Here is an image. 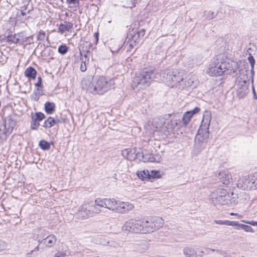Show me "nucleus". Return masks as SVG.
<instances>
[{
	"label": "nucleus",
	"instance_id": "obj_50",
	"mask_svg": "<svg viewBox=\"0 0 257 257\" xmlns=\"http://www.w3.org/2000/svg\"><path fill=\"white\" fill-rule=\"evenodd\" d=\"M41 238L40 235H38V236H37L35 238V240H37L39 243V244L40 245L41 243H43L44 244V238H42L43 239H41Z\"/></svg>",
	"mask_w": 257,
	"mask_h": 257
},
{
	"label": "nucleus",
	"instance_id": "obj_60",
	"mask_svg": "<svg viewBox=\"0 0 257 257\" xmlns=\"http://www.w3.org/2000/svg\"><path fill=\"white\" fill-rule=\"evenodd\" d=\"M230 214L231 215H236L237 216L238 218H240L241 217V216L240 215H239L237 213H230Z\"/></svg>",
	"mask_w": 257,
	"mask_h": 257
},
{
	"label": "nucleus",
	"instance_id": "obj_56",
	"mask_svg": "<svg viewBox=\"0 0 257 257\" xmlns=\"http://www.w3.org/2000/svg\"><path fill=\"white\" fill-rule=\"evenodd\" d=\"M65 254L61 252H57L55 254L54 257H64Z\"/></svg>",
	"mask_w": 257,
	"mask_h": 257
},
{
	"label": "nucleus",
	"instance_id": "obj_15",
	"mask_svg": "<svg viewBox=\"0 0 257 257\" xmlns=\"http://www.w3.org/2000/svg\"><path fill=\"white\" fill-rule=\"evenodd\" d=\"M198 81L194 75H190L184 78L183 77V80L182 82L181 85H183L182 88L180 89H193L196 87L198 84Z\"/></svg>",
	"mask_w": 257,
	"mask_h": 257
},
{
	"label": "nucleus",
	"instance_id": "obj_40",
	"mask_svg": "<svg viewBox=\"0 0 257 257\" xmlns=\"http://www.w3.org/2000/svg\"><path fill=\"white\" fill-rule=\"evenodd\" d=\"M37 37L38 41H43L46 38V34L44 31L41 30L39 32Z\"/></svg>",
	"mask_w": 257,
	"mask_h": 257
},
{
	"label": "nucleus",
	"instance_id": "obj_51",
	"mask_svg": "<svg viewBox=\"0 0 257 257\" xmlns=\"http://www.w3.org/2000/svg\"><path fill=\"white\" fill-rule=\"evenodd\" d=\"M242 221L244 223L249 224L250 225L257 226V221H244V220H242Z\"/></svg>",
	"mask_w": 257,
	"mask_h": 257
},
{
	"label": "nucleus",
	"instance_id": "obj_31",
	"mask_svg": "<svg viewBox=\"0 0 257 257\" xmlns=\"http://www.w3.org/2000/svg\"><path fill=\"white\" fill-rule=\"evenodd\" d=\"M20 39V35L19 34L11 35L8 36L7 41L14 44L19 42Z\"/></svg>",
	"mask_w": 257,
	"mask_h": 257
},
{
	"label": "nucleus",
	"instance_id": "obj_57",
	"mask_svg": "<svg viewBox=\"0 0 257 257\" xmlns=\"http://www.w3.org/2000/svg\"><path fill=\"white\" fill-rule=\"evenodd\" d=\"M252 84H253V83H252ZM252 92L253 93L254 98V99H256L257 98V96H256V95L255 94L254 88V86H253V84H252Z\"/></svg>",
	"mask_w": 257,
	"mask_h": 257
},
{
	"label": "nucleus",
	"instance_id": "obj_46",
	"mask_svg": "<svg viewBox=\"0 0 257 257\" xmlns=\"http://www.w3.org/2000/svg\"><path fill=\"white\" fill-rule=\"evenodd\" d=\"M200 108H199L198 107H196L193 109H192L190 111H188V112H189V113H190L193 116L194 114L199 112L200 111Z\"/></svg>",
	"mask_w": 257,
	"mask_h": 257
},
{
	"label": "nucleus",
	"instance_id": "obj_23",
	"mask_svg": "<svg viewBox=\"0 0 257 257\" xmlns=\"http://www.w3.org/2000/svg\"><path fill=\"white\" fill-rule=\"evenodd\" d=\"M35 85L38 87L37 91L35 92L34 100H38L39 98V96L43 94L42 90L39 88L42 85V79L40 77L38 78V81L35 84Z\"/></svg>",
	"mask_w": 257,
	"mask_h": 257
},
{
	"label": "nucleus",
	"instance_id": "obj_26",
	"mask_svg": "<svg viewBox=\"0 0 257 257\" xmlns=\"http://www.w3.org/2000/svg\"><path fill=\"white\" fill-rule=\"evenodd\" d=\"M218 189L214 190L208 196L209 199L214 204H219V203L216 202L214 200L215 198H218Z\"/></svg>",
	"mask_w": 257,
	"mask_h": 257
},
{
	"label": "nucleus",
	"instance_id": "obj_25",
	"mask_svg": "<svg viewBox=\"0 0 257 257\" xmlns=\"http://www.w3.org/2000/svg\"><path fill=\"white\" fill-rule=\"evenodd\" d=\"M73 27L72 23L70 22H64L59 27V31L62 34L65 31H69Z\"/></svg>",
	"mask_w": 257,
	"mask_h": 257
},
{
	"label": "nucleus",
	"instance_id": "obj_19",
	"mask_svg": "<svg viewBox=\"0 0 257 257\" xmlns=\"http://www.w3.org/2000/svg\"><path fill=\"white\" fill-rule=\"evenodd\" d=\"M116 212L120 213H125L132 210L134 205L128 202H123L117 200Z\"/></svg>",
	"mask_w": 257,
	"mask_h": 257
},
{
	"label": "nucleus",
	"instance_id": "obj_34",
	"mask_svg": "<svg viewBox=\"0 0 257 257\" xmlns=\"http://www.w3.org/2000/svg\"><path fill=\"white\" fill-rule=\"evenodd\" d=\"M192 117V115L189 112L187 111L185 112L182 118V121L185 125L188 124Z\"/></svg>",
	"mask_w": 257,
	"mask_h": 257
},
{
	"label": "nucleus",
	"instance_id": "obj_58",
	"mask_svg": "<svg viewBox=\"0 0 257 257\" xmlns=\"http://www.w3.org/2000/svg\"><path fill=\"white\" fill-rule=\"evenodd\" d=\"M40 250V245L38 244L36 247H35V248L33 250H32V251H33V252L34 251H38Z\"/></svg>",
	"mask_w": 257,
	"mask_h": 257
},
{
	"label": "nucleus",
	"instance_id": "obj_17",
	"mask_svg": "<svg viewBox=\"0 0 257 257\" xmlns=\"http://www.w3.org/2000/svg\"><path fill=\"white\" fill-rule=\"evenodd\" d=\"M141 159L144 162H159L161 160V157L159 155L149 153L145 150L143 152H140V160Z\"/></svg>",
	"mask_w": 257,
	"mask_h": 257
},
{
	"label": "nucleus",
	"instance_id": "obj_45",
	"mask_svg": "<svg viewBox=\"0 0 257 257\" xmlns=\"http://www.w3.org/2000/svg\"><path fill=\"white\" fill-rule=\"evenodd\" d=\"M7 247L6 242L0 240V251L5 249Z\"/></svg>",
	"mask_w": 257,
	"mask_h": 257
},
{
	"label": "nucleus",
	"instance_id": "obj_22",
	"mask_svg": "<svg viewBox=\"0 0 257 257\" xmlns=\"http://www.w3.org/2000/svg\"><path fill=\"white\" fill-rule=\"evenodd\" d=\"M137 175L139 179L141 180H150V173L148 170H139L137 172Z\"/></svg>",
	"mask_w": 257,
	"mask_h": 257
},
{
	"label": "nucleus",
	"instance_id": "obj_8",
	"mask_svg": "<svg viewBox=\"0 0 257 257\" xmlns=\"http://www.w3.org/2000/svg\"><path fill=\"white\" fill-rule=\"evenodd\" d=\"M144 221L137 220L135 218H131L126 221L123 226V231L134 233H144Z\"/></svg>",
	"mask_w": 257,
	"mask_h": 257
},
{
	"label": "nucleus",
	"instance_id": "obj_12",
	"mask_svg": "<svg viewBox=\"0 0 257 257\" xmlns=\"http://www.w3.org/2000/svg\"><path fill=\"white\" fill-rule=\"evenodd\" d=\"M253 175H249L240 178L237 183L238 188L242 190L254 189V184L253 181H251Z\"/></svg>",
	"mask_w": 257,
	"mask_h": 257
},
{
	"label": "nucleus",
	"instance_id": "obj_44",
	"mask_svg": "<svg viewBox=\"0 0 257 257\" xmlns=\"http://www.w3.org/2000/svg\"><path fill=\"white\" fill-rule=\"evenodd\" d=\"M252 178H251V181H253V184H254V189H257V173H255L252 174Z\"/></svg>",
	"mask_w": 257,
	"mask_h": 257
},
{
	"label": "nucleus",
	"instance_id": "obj_39",
	"mask_svg": "<svg viewBox=\"0 0 257 257\" xmlns=\"http://www.w3.org/2000/svg\"><path fill=\"white\" fill-rule=\"evenodd\" d=\"M68 50V48L66 45H61L59 47L58 51L61 54H65Z\"/></svg>",
	"mask_w": 257,
	"mask_h": 257
},
{
	"label": "nucleus",
	"instance_id": "obj_48",
	"mask_svg": "<svg viewBox=\"0 0 257 257\" xmlns=\"http://www.w3.org/2000/svg\"><path fill=\"white\" fill-rule=\"evenodd\" d=\"M81 61H82V63L84 64H86L87 63H88L89 59L87 58L86 54H84V57H82L81 58Z\"/></svg>",
	"mask_w": 257,
	"mask_h": 257
},
{
	"label": "nucleus",
	"instance_id": "obj_13",
	"mask_svg": "<svg viewBox=\"0 0 257 257\" xmlns=\"http://www.w3.org/2000/svg\"><path fill=\"white\" fill-rule=\"evenodd\" d=\"M212 118L211 113L210 111L206 110L204 112L203 119L201 122L200 128L199 132L201 133L203 130L205 131V137H207L209 134V128L210 121Z\"/></svg>",
	"mask_w": 257,
	"mask_h": 257
},
{
	"label": "nucleus",
	"instance_id": "obj_24",
	"mask_svg": "<svg viewBox=\"0 0 257 257\" xmlns=\"http://www.w3.org/2000/svg\"><path fill=\"white\" fill-rule=\"evenodd\" d=\"M37 74L36 70L32 67H29L26 69L25 71V75L26 76L32 79H35Z\"/></svg>",
	"mask_w": 257,
	"mask_h": 257
},
{
	"label": "nucleus",
	"instance_id": "obj_37",
	"mask_svg": "<svg viewBox=\"0 0 257 257\" xmlns=\"http://www.w3.org/2000/svg\"><path fill=\"white\" fill-rule=\"evenodd\" d=\"M150 180H149L151 181H152L151 180L152 179L159 178L161 177L160 171L156 170H152L150 173Z\"/></svg>",
	"mask_w": 257,
	"mask_h": 257
},
{
	"label": "nucleus",
	"instance_id": "obj_27",
	"mask_svg": "<svg viewBox=\"0 0 257 257\" xmlns=\"http://www.w3.org/2000/svg\"><path fill=\"white\" fill-rule=\"evenodd\" d=\"M248 60L250 63V66H251L250 74V77H251V83H253V76H254V74L253 69H254V65L255 63V60H254L253 57L251 56H250L249 57H248Z\"/></svg>",
	"mask_w": 257,
	"mask_h": 257
},
{
	"label": "nucleus",
	"instance_id": "obj_49",
	"mask_svg": "<svg viewBox=\"0 0 257 257\" xmlns=\"http://www.w3.org/2000/svg\"><path fill=\"white\" fill-rule=\"evenodd\" d=\"M205 251L207 252V253H210V251H214L217 253H220L221 250L219 249H211L209 248H206L205 249Z\"/></svg>",
	"mask_w": 257,
	"mask_h": 257
},
{
	"label": "nucleus",
	"instance_id": "obj_42",
	"mask_svg": "<svg viewBox=\"0 0 257 257\" xmlns=\"http://www.w3.org/2000/svg\"><path fill=\"white\" fill-rule=\"evenodd\" d=\"M39 125V121H37V120H34L32 122L31 127L32 130H35L38 128Z\"/></svg>",
	"mask_w": 257,
	"mask_h": 257
},
{
	"label": "nucleus",
	"instance_id": "obj_30",
	"mask_svg": "<svg viewBox=\"0 0 257 257\" xmlns=\"http://www.w3.org/2000/svg\"><path fill=\"white\" fill-rule=\"evenodd\" d=\"M214 222L217 224L226 225L228 226H234L236 225V221L230 220H215Z\"/></svg>",
	"mask_w": 257,
	"mask_h": 257
},
{
	"label": "nucleus",
	"instance_id": "obj_2",
	"mask_svg": "<svg viewBox=\"0 0 257 257\" xmlns=\"http://www.w3.org/2000/svg\"><path fill=\"white\" fill-rule=\"evenodd\" d=\"M237 62L229 59H215L208 66L207 73L212 76L231 74L238 69Z\"/></svg>",
	"mask_w": 257,
	"mask_h": 257
},
{
	"label": "nucleus",
	"instance_id": "obj_29",
	"mask_svg": "<svg viewBox=\"0 0 257 257\" xmlns=\"http://www.w3.org/2000/svg\"><path fill=\"white\" fill-rule=\"evenodd\" d=\"M8 135H9V133L6 128V126L0 123V140L6 139Z\"/></svg>",
	"mask_w": 257,
	"mask_h": 257
},
{
	"label": "nucleus",
	"instance_id": "obj_63",
	"mask_svg": "<svg viewBox=\"0 0 257 257\" xmlns=\"http://www.w3.org/2000/svg\"><path fill=\"white\" fill-rule=\"evenodd\" d=\"M21 14L23 16H26V13L23 11H22L21 12Z\"/></svg>",
	"mask_w": 257,
	"mask_h": 257
},
{
	"label": "nucleus",
	"instance_id": "obj_5",
	"mask_svg": "<svg viewBox=\"0 0 257 257\" xmlns=\"http://www.w3.org/2000/svg\"><path fill=\"white\" fill-rule=\"evenodd\" d=\"M156 78L155 71L151 69L145 68L134 77L132 86L139 89H144L149 86Z\"/></svg>",
	"mask_w": 257,
	"mask_h": 257
},
{
	"label": "nucleus",
	"instance_id": "obj_6",
	"mask_svg": "<svg viewBox=\"0 0 257 257\" xmlns=\"http://www.w3.org/2000/svg\"><path fill=\"white\" fill-rule=\"evenodd\" d=\"M249 69L248 65H244L243 68L239 70L238 76L236 81V92L239 98L244 97L249 92L248 83L249 81L248 74Z\"/></svg>",
	"mask_w": 257,
	"mask_h": 257
},
{
	"label": "nucleus",
	"instance_id": "obj_10",
	"mask_svg": "<svg viewBox=\"0 0 257 257\" xmlns=\"http://www.w3.org/2000/svg\"><path fill=\"white\" fill-rule=\"evenodd\" d=\"M218 198H215L214 200L219 204L224 205L233 206L236 204L235 199L230 196V194L227 192L226 190L218 189Z\"/></svg>",
	"mask_w": 257,
	"mask_h": 257
},
{
	"label": "nucleus",
	"instance_id": "obj_28",
	"mask_svg": "<svg viewBox=\"0 0 257 257\" xmlns=\"http://www.w3.org/2000/svg\"><path fill=\"white\" fill-rule=\"evenodd\" d=\"M58 122L57 121L55 120L52 117H49L47 120H46L44 123V126L46 127H51L55 125Z\"/></svg>",
	"mask_w": 257,
	"mask_h": 257
},
{
	"label": "nucleus",
	"instance_id": "obj_4",
	"mask_svg": "<svg viewBox=\"0 0 257 257\" xmlns=\"http://www.w3.org/2000/svg\"><path fill=\"white\" fill-rule=\"evenodd\" d=\"M161 80L168 86L175 87L179 89L183 86L181 85L185 74L183 71L177 70L168 69L161 72Z\"/></svg>",
	"mask_w": 257,
	"mask_h": 257
},
{
	"label": "nucleus",
	"instance_id": "obj_11",
	"mask_svg": "<svg viewBox=\"0 0 257 257\" xmlns=\"http://www.w3.org/2000/svg\"><path fill=\"white\" fill-rule=\"evenodd\" d=\"M96 205L99 207L107 208L113 212H116L117 200L114 198H96L95 199Z\"/></svg>",
	"mask_w": 257,
	"mask_h": 257
},
{
	"label": "nucleus",
	"instance_id": "obj_43",
	"mask_svg": "<svg viewBox=\"0 0 257 257\" xmlns=\"http://www.w3.org/2000/svg\"><path fill=\"white\" fill-rule=\"evenodd\" d=\"M44 118V114L41 112H37L36 113V118L35 120H37L38 121L42 120Z\"/></svg>",
	"mask_w": 257,
	"mask_h": 257
},
{
	"label": "nucleus",
	"instance_id": "obj_7",
	"mask_svg": "<svg viewBox=\"0 0 257 257\" xmlns=\"http://www.w3.org/2000/svg\"><path fill=\"white\" fill-rule=\"evenodd\" d=\"M164 224V219L159 216H154L144 221V233L152 232L162 227Z\"/></svg>",
	"mask_w": 257,
	"mask_h": 257
},
{
	"label": "nucleus",
	"instance_id": "obj_35",
	"mask_svg": "<svg viewBox=\"0 0 257 257\" xmlns=\"http://www.w3.org/2000/svg\"><path fill=\"white\" fill-rule=\"evenodd\" d=\"M100 207L99 206V205H96L95 203V200H94V202H93L92 201V213H93V216H94L95 214H99L101 212V210L100 208Z\"/></svg>",
	"mask_w": 257,
	"mask_h": 257
},
{
	"label": "nucleus",
	"instance_id": "obj_16",
	"mask_svg": "<svg viewBox=\"0 0 257 257\" xmlns=\"http://www.w3.org/2000/svg\"><path fill=\"white\" fill-rule=\"evenodd\" d=\"M122 156L130 161L136 159H140V152H137L136 148H127L122 151Z\"/></svg>",
	"mask_w": 257,
	"mask_h": 257
},
{
	"label": "nucleus",
	"instance_id": "obj_61",
	"mask_svg": "<svg viewBox=\"0 0 257 257\" xmlns=\"http://www.w3.org/2000/svg\"><path fill=\"white\" fill-rule=\"evenodd\" d=\"M94 36H95V37H96V42H97V41H98V34H97V33H94Z\"/></svg>",
	"mask_w": 257,
	"mask_h": 257
},
{
	"label": "nucleus",
	"instance_id": "obj_20",
	"mask_svg": "<svg viewBox=\"0 0 257 257\" xmlns=\"http://www.w3.org/2000/svg\"><path fill=\"white\" fill-rule=\"evenodd\" d=\"M183 254L185 257H201L202 255H198L196 250L192 247L187 246L183 249Z\"/></svg>",
	"mask_w": 257,
	"mask_h": 257
},
{
	"label": "nucleus",
	"instance_id": "obj_38",
	"mask_svg": "<svg viewBox=\"0 0 257 257\" xmlns=\"http://www.w3.org/2000/svg\"><path fill=\"white\" fill-rule=\"evenodd\" d=\"M107 245L116 249L120 247L119 243L118 241H116L114 240L108 241Z\"/></svg>",
	"mask_w": 257,
	"mask_h": 257
},
{
	"label": "nucleus",
	"instance_id": "obj_36",
	"mask_svg": "<svg viewBox=\"0 0 257 257\" xmlns=\"http://www.w3.org/2000/svg\"><path fill=\"white\" fill-rule=\"evenodd\" d=\"M39 146L43 150H48L50 148V144L44 140H42L39 142Z\"/></svg>",
	"mask_w": 257,
	"mask_h": 257
},
{
	"label": "nucleus",
	"instance_id": "obj_47",
	"mask_svg": "<svg viewBox=\"0 0 257 257\" xmlns=\"http://www.w3.org/2000/svg\"><path fill=\"white\" fill-rule=\"evenodd\" d=\"M200 108H199L198 107H196L193 109H192L190 111H188V112H189V113H190L193 116L194 114L199 112L200 111Z\"/></svg>",
	"mask_w": 257,
	"mask_h": 257
},
{
	"label": "nucleus",
	"instance_id": "obj_53",
	"mask_svg": "<svg viewBox=\"0 0 257 257\" xmlns=\"http://www.w3.org/2000/svg\"><path fill=\"white\" fill-rule=\"evenodd\" d=\"M135 0H125L126 2L128 3V6L127 7H132L134 6Z\"/></svg>",
	"mask_w": 257,
	"mask_h": 257
},
{
	"label": "nucleus",
	"instance_id": "obj_62",
	"mask_svg": "<svg viewBox=\"0 0 257 257\" xmlns=\"http://www.w3.org/2000/svg\"><path fill=\"white\" fill-rule=\"evenodd\" d=\"M208 14H211V15H212L213 14V13H212V12H208ZM209 18H210V19H212V18H213V16H211V17H209Z\"/></svg>",
	"mask_w": 257,
	"mask_h": 257
},
{
	"label": "nucleus",
	"instance_id": "obj_3",
	"mask_svg": "<svg viewBox=\"0 0 257 257\" xmlns=\"http://www.w3.org/2000/svg\"><path fill=\"white\" fill-rule=\"evenodd\" d=\"M174 125L170 119L164 118H155L149 120L145 124V128L150 133L158 132L162 135H167V133L171 131Z\"/></svg>",
	"mask_w": 257,
	"mask_h": 257
},
{
	"label": "nucleus",
	"instance_id": "obj_21",
	"mask_svg": "<svg viewBox=\"0 0 257 257\" xmlns=\"http://www.w3.org/2000/svg\"><path fill=\"white\" fill-rule=\"evenodd\" d=\"M16 124V120L13 117L10 116L8 117L6 120L4 126H6V128L8 131L9 134H10Z\"/></svg>",
	"mask_w": 257,
	"mask_h": 257
},
{
	"label": "nucleus",
	"instance_id": "obj_32",
	"mask_svg": "<svg viewBox=\"0 0 257 257\" xmlns=\"http://www.w3.org/2000/svg\"><path fill=\"white\" fill-rule=\"evenodd\" d=\"M55 104L53 102H47L45 104V108L48 114H52L54 110Z\"/></svg>",
	"mask_w": 257,
	"mask_h": 257
},
{
	"label": "nucleus",
	"instance_id": "obj_55",
	"mask_svg": "<svg viewBox=\"0 0 257 257\" xmlns=\"http://www.w3.org/2000/svg\"><path fill=\"white\" fill-rule=\"evenodd\" d=\"M80 70L82 72H84L86 70V64H81L80 66Z\"/></svg>",
	"mask_w": 257,
	"mask_h": 257
},
{
	"label": "nucleus",
	"instance_id": "obj_33",
	"mask_svg": "<svg viewBox=\"0 0 257 257\" xmlns=\"http://www.w3.org/2000/svg\"><path fill=\"white\" fill-rule=\"evenodd\" d=\"M236 225H234L233 226H238L243 229L246 232H253L254 230L249 225H245L243 224H240L238 222L236 221Z\"/></svg>",
	"mask_w": 257,
	"mask_h": 257
},
{
	"label": "nucleus",
	"instance_id": "obj_54",
	"mask_svg": "<svg viewBox=\"0 0 257 257\" xmlns=\"http://www.w3.org/2000/svg\"><path fill=\"white\" fill-rule=\"evenodd\" d=\"M134 42H130V43L129 47L131 48L135 47L136 45V43H137L136 40H135L134 39Z\"/></svg>",
	"mask_w": 257,
	"mask_h": 257
},
{
	"label": "nucleus",
	"instance_id": "obj_18",
	"mask_svg": "<svg viewBox=\"0 0 257 257\" xmlns=\"http://www.w3.org/2000/svg\"><path fill=\"white\" fill-rule=\"evenodd\" d=\"M216 177L220 182L226 185L229 184L232 180L231 175L229 172L226 169H223L220 171L217 175H216Z\"/></svg>",
	"mask_w": 257,
	"mask_h": 257
},
{
	"label": "nucleus",
	"instance_id": "obj_41",
	"mask_svg": "<svg viewBox=\"0 0 257 257\" xmlns=\"http://www.w3.org/2000/svg\"><path fill=\"white\" fill-rule=\"evenodd\" d=\"M96 242L97 244H101L103 245H107L108 241H106L104 238L102 237H98L96 239Z\"/></svg>",
	"mask_w": 257,
	"mask_h": 257
},
{
	"label": "nucleus",
	"instance_id": "obj_59",
	"mask_svg": "<svg viewBox=\"0 0 257 257\" xmlns=\"http://www.w3.org/2000/svg\"><path fill=\"white\" fill-rule=\"evenodd\" d=\"M33 251L31 250V251H30L29 252H28L26 255H25V257H31V255L33 253Z\"/></svg>",
	"mask_w": 257,
	"mask_h": 257
},
{
	"label": "nucleus",
	"instance_id": "obj_1",
	"mask_svg": "<svg viewBox=\"0 0 257 257\" xmlns=\"http://www.w3.org/2000/svg\"><path fill=\"white\" fill-rule=\"evenodd\" d=\"M114 81L103 76H95L90 80L84 78L82 81V87L92 94H103L114 88Z\"/></svg>",
	"mask_w": 257,
	"mask_h": 257
},
{
	"label": "nucleus",
	"instance_id": "obj_64",
	"mask_svg": "<svg viewBox=\"0 0 257 257\" xmlns=\"http://www.w3.org/2000/svg\"><path fill=\"white\" fill-rule=\"evenodd\" d=\"M203 252H204V251H201V253H203Z\"/></svg>",
	"mask_w": 257,
	"mask_h": 257
},
{
	"label": "nucleus",
	"instance_id": "obj_14",
	"mask_svg": "<svg viewBox=\"0 0 257 257\" xmlns=\"http://www.w3.org/2000/svg\"><path fill=\"white\" fill-rule=\"evenodd\" d=\"M38 235L42 238H44V245L48 247L53 246L57 240L56 237L54 234L48 235V232L44 229L39 230Z\"/></svg>",
	"mask_w": 257,
	"mask_h": 257
},
{
	"label": "nucleus",
	"instance_id": "obj_9",
	"mask_svg": "<svg viewBox=\"0 0 257 257\" xmlns=\"http://www.w3.org/2000/svg\"><path fill=\"white\" fill-rule=\"evenodd\" d=\"M92 201L84 202L76 213V217L79 220H84L93 217Z\"/></svg>",
	"mask_w": 257,
	"mask_h": 257
},
{
	"label": "nucleus",
	"instance_id": "obj_52",
	"mask_svg": "<svg viewBox=\"0 0 257 257\" xmlns=\"http://www.w3.org/2000/svg\"><path fill=\"white\" fill-rule=\"evenodd\" d=\"M145 33V30L144 29H141L138 32V36L140 37L142 36L143 37Z\"/></svg>",
	"mask_w": 257,
	"mask_h": 257
}]
</instances>
